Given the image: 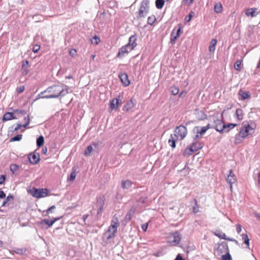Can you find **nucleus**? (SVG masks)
Masks as SVG:
<instances>
[{
	"label": "nucleus",
	"instance_id": "obj_1",
	"mask_svg": "<svg viewBox=\"0 0 260 260\" xmlns=\"http://www.w3.org/2000/svg\"><path fill=\"white\" fill-rule=\"evenodd\" d=\"M69 87L65 85H54L48 87L46 90L48 93L44 96L46 99H54L59 96H64L69 93Z\"/></svg>",
	"mask_w": 260,
	"mask_h": 260
},
{
	"label": "nucleus",
	"instance_id": "obj_2",
	"mask_svg": "<svg viewBox=\"0 0 260 260\" xmlns=\"http://www.w3.org/2000/svg\"><path fill=\"white\" fill-rule=\"evenodd\" d=\"M118 225V220L116 221H112V223L109 226L108 230L104 233L103 235V240H106L107 241L110 239L113 238L115 236V233L117 231V226Z\"/></svg>",
	"mask_w": 260,
	"mask_h": 260
},
{
	"label": "nucleus",
	"instance_id": "obj_3",
	"mask_svg": "<svg viewBox=\"0 0 260 260\" xmlns=\"http://www.w3.org/2000/svg\"><path fill=\"white\" fill-rule=\"evenodd\" d=\"M149 10V1L148 0H144L141 3L140 7L138 12L137 17L144 18L148 14Z\"/></svg>",
	"mask_w": 260,
	"mask_h": 260
},
{
	"label": "nucleus",
	"instance_id": "obj_4",
	"mask_svg": "<svg viewBox=\"0 0 260 260\" xmlns=\"http://www.w3.org/2000/svg\"><path fill=\"white\" fill-rule=\"evenodd\" d=\"M28 192L33 197L39 199L47 196L49 190L47 188H36L34 187L32 189L28 190Z\"/></svg>",
	"mask_w": 260,
	"mask_h": 260
},
{
	"label": "nucleus",
	"instance_id": "obj_5",
	"mask_svg": "<svg viewBox=\"0 0 260 260\" xmlns=\"http://www.w3.org/2000/svg\"><path fill=\"white\" fill-rule=\"evenodd\" d=\"M222 119V116L219 117L217 116H213L212 117V119L214 123V125H213L214 128L221 134H222V131H220V129L222 128V127L224 124Z\"/></svg>",
	"mask_w": 260,
	"mask_h": 260
},
{
	"label": "nucleus",
	"instance_id": "obj_6",
	"mask_svg": "<svg viewBox=\"0 0 260 260\" xmlns=\"http://www.w3.org/2000/svg\"><path fill=\"white\" fill-rule=\"evenodd\" d=\"M181 24H178V27H175L172 31L171 34V39H170V43L172 44H174L176 40L180 35V32L181 31Z\"/></svg>",
	"mask_w": 260,
	"mask_h": 260
},
{
	"label": "nucleus",
	"instance_id": "obj_7",
	"mask_svg": "<svg viewBox=\"0 0 260 260\" xmlns=\"http://www.w3.org/2000/svg\"><path fill=\"white\" fill-rule=\"evenodd\" d=\"M61 218V217H55L53 218L52 220H49L48 219H44L40 221H38L37 222L38 225L41 226V228H43L44 224L47 225V226L45 229H48L51 227L56 221L59 220Z\"/></svg>",
	"mask_w": 260,
	"mask_h": 260
},
{
	"label": "nucleus",
	"instance_id": "obj_8",
	"mask_svg": "<svg viewBox=\"0 0 260 260\" xmlns=\"http://www.w3.org/2000/svg\"><path fill=\"white\" fill-rule=\"evenodd\" d=\"M175 134L180 137V139L183 140L186 136L187 134V128L185 126L182 124L176 127L175 129Z\"/></svg>",
	"mask_w": 260,
	"mask_h": 260
},
{
	"label": "nucleus",
	"instance_id": "obj_9",
	"mask_svg": "<svg viewBox=\"0 0 260 260\" xmlns=\"http://www.w3.org/2000/svg\"><path fill=\"white\" fill-rule=\"evenodd\" d=\"M105 205V197L104 196L99 197L96 200V207L98 208L97 211V215L102 214L104 206Z\"/></svg>",
	"mask_w": 260,
	"mask_h": 260
},
{
	"label": "nucleus",
	"instance_id": "obj_10",
	"mask_svg": "<svg viewBox=\"0 0 260 260\" xmlns=\"http://www.w3.org/2000/svg\"><path fill=\"white\" fill-rule=\"evenodd\" d=\"M216 250L218 254L229 252L228 243L226 242H222L218 245Z\"/></svg>",
	"mask_w": 260,
	"mask_h": 260
},
{
	"label": "nucleus",
	"instance_id": "obj_11",
	"mask_svg": "<svg viewBox=\"0 0 260 260\" xmlns=\"http://www.w3.org/2000/svg\"><path fill=\"white\" fill-rule=\"evenodd\" d=\"M40 154L39 153H30L28 155V158L30 164L35 165L38 164L40 160Z\"/></svg>",
	"mask_w": 260,
	"mask_h": 260
},
{
	"label": "nucleus",
	"instance_id": "obj_12",
	"mask_svg": "<svg viewBox=\"0 0 260 260\" xmlns=\"http://www.w3.org/2000/svg\"><path fill=\"white\" fill-rule=\"evenodd\" d=\"M137 37L136 34L132 35L129 37L128 43L126 44L129 47V50H133L135 47L137 46Z\"/></svg>",
	"mask_w": 260,
	"mask_h": 260
},
{
	"label": "nucleus",
	"instance_id": "obj_13",
	"mask_svg": "<svg viewBox=\"0 0 260 260\" xmlns=\"http://www.w3.org/2000/svg\"><path fill=\"white\" fill-rule=\"evenodd\" d=\"M227 182L230 185V188L232 189V184L237 180V177L232 170L229 171V174L226 179Z\"/></svg>",
	"mask_w": 260,
	"mask_h": 260
},
{
	"label": "nucleus",
	"instance_id": "obj_14",
	"mask_svg": "<svg viewBox=\"0 0 260 260\" xmlns=\"http://www.w3.org/2000/svg\"><path fill=\"white\" fill-rule=\"evenodd\" d=\"M118 77L123 86L126 87L130 84V81L128 79V75L126 73H120L119 74Z\"/></svg>",
	"mask_w": 260,
	"mask_h": 260
},
{
	"label": "nucleus",
	"instance_id": "obj_15",
	"mask_svg": "<svg viewBox=\"0 0 260 260\" xmlns=\"http://www.w3.org/2000/svg\"><path fill=\"white\" fill-rule=\"evenodd\" d=\"M131 51V50H129L128 45H125L119 49L117 56L119 58H121L123 57L125 54L128 53Z\"/></svg>",
	"mask_w": 260,
	"mask_h": 260
},
{
	"label": "nucleus",
	"instance_id": "obj_16",
	"mask_svg": "<svg viewBox=\"0 0 260 260\" xmlns=\"http://www.w3.org/2000/svg\"><path fill=\"white\" fill-rule=\"evenodd\" d=\"M18 118V117H17V116H16L15 115L14 112H7L4 115L2 120L3 121H6L11 120L12 119H16Z\"/></svg>",
	"mask_w": 260,
	"mask_h": 260
},
{
	"label": "nucleus",
	"instance_id": "obj_17",
	"mask_svg": "<svg viewBox=\"0 0 260 260\" xmlns=\"http://www.w3.org/2000/svg\"><path fill=\"white\" fill-rule=\"evenodd\" d=\"M237 125L236 123H229L228 124H224L222 126V128L220 131H222V134L224 133H228L230 129L234 128Z\"/></svg>",
	"mask_w": 260,
	"mask_h": 260
},
{
	"label": "nucleus",
	"instance_id": "obj_18",
	"mask_svg": "<svg viewBox=\"0 0 260 260\" xmlns=\"http://www.w3.org/2000/svg\"><path fill=\"white\" fill-rule=\"evenodd\" d=\"M106 13L105 10L103 12L99 11L96 16V21L99 23H103L105 20Z\"/></svg>",
	"mask_w": 260,
	"mask_h": 260
},
{
	"label": "nucleus",
	"instance_id": "obj_19",
	"mask_svg": "<svg viewBox=\"0 0 260 260\" xmlns=\"http://www.w3.org/2000/svg\"><path fill=\"white\" fill-rule=\"evenodd\" d=\"M178 137L176 134H171L170 138L169 139L168 143L170 146L172 148H174L176 147V141L177 140Z\"/></svg>",
	"mask_w": 260,
	"mask_h": 260
},
{
	"label": "nucleus",
	"instance_id": "obj_20",
	"mask_svg": "<svg viewBox=\"0 0 260 260\" xmlns=\"http://www.w3.org/2000/svg\"><path fill=\"white\" fill-rule=\"evenodd\" d=\"M190 146L192 147L193 151L196 152L203 148V144L199 141H194L192 143Z\"/></svg>",
	"mask_w": 260,
	"mask_h": 260
},
{
	"label": "nucleus",
	"instance_id": "obj_21",
	"mask_svg": "<svg viewBox=\"0 0 260 260\" xmlns=\"http://www.w3.org/2000/svg\"><path fill=\"white\" fill-rule=\"evenodd\" d=\"M135 104L133 102V99H131L128 101L126 104L123 106V110L126 111H128L134 107Z\"/></svg>",
	"mask_w": 260,
	"mask_h": 260
},
{
	"label": "nucleus",
	"instance_id": "obj_22",
	"mask_svg": "<svg viewBox=\"0 0 260 260\" xmlns=\"http://www.w3.org/2000/svg\"><path fill=\"white\" fill-rule=\"evenodd\" d=\"M258 12H257L256 8H251L247 10L246 12V15L248 16H251L252 17H255L257 15Z\"/></svg>",
	"mask_w": 260,
	"mask_h": 260
},
{
	"label": "nucleus",
	"instance_id": "obj_23",
	"mask_svg": "<svg viewBox=\"0 0 260 260\" xmlns=\"http://www.w3.org/2000/svg\"><path fill=\"white\" fill-rule=\"evenodd\" d=\"M249 131L247 127H245V126H243L241 127L240 132L239 133L240 135L242 136V137L245 138L249 135Z\"/></svg>",
	"mask_w": 260,
	"mask_h": 260
},
{
	"label": "nucleus",
	"instance_id": "obj_24",
	"mask_svg": "<svg viewBox=\"0 0 260 260\" xmlns=\"http://www.w3.org/2000/svg\"><path fill=\"white\" fill-rule=\"evenodd\" d=\"M119 99L117 98L113 99L110 102V108L112 110L117 109L119 105Z\"/></svg>",
	"mask_w": 260,
	"mask_h": 260
},
{
	"label": "nucleus",
	"instance_id": "obj_25",
	"mask_svg": "<svg viewBox=\"0 0 260 260\" xmlns=\"http://www.w3.org/2000/svg\"><path fill=\"white\" fill-rule=\"evenodd\" d=\"M173 238V240L170 242L171 243H173L174 245H176L179 243L181 238L180 235L178 233L176 232L174 233Z\"/></svg>",
	"mask_w": 260,
	"mask_h": 260
},
{
	"label": "nucleus",
	"instance_id": "obj_26",
	"mask_svg": "<svg viewBox=\"0 0 260 260\" xmlns=\"http://www.w3.org/2000/svg\"><path fill=\"white\" fill-rule=\"evenodd\" d=\"M132 182L129 180H123L121 182V187L123 189H128L132 186Z\"/></svg>",
	"mask_w": 260,
	"mask_h": 260
},
{
	"label": "nucleus",
	"instance_id": "obj_27",
	"mask_svg": "<svg viewBox=\"0 0 260 260\" xmlns=\"http://www.w3.org/2000/svg\"><path fill=\"white\" fill-rule=\"evenodd\" d=\"M236 118L239 121H241L243 118V112L241 108L237 109L235 113Z\"/></svg>",
	"mask_w": 260,
	"mask_h": 260
},
{
	"label": "nucleus",
	"instance_id": "obj_28",
	"mask_svg": "<svg viewBox=\"0 0 260 260\" xmlns=\"http://www.w3.org/2000/svg\"><path fill=\"white\" fill-rule=\"evenodd\" d=\"M238 94L241 96L242 100H245L249 98L250 96L249 92L245 91L241 89L239 90Z\"/></svg>",
	"mask_w": 260,
	"mask_h": 260
},
{
	"label": "nucleus",
	"instance_id": "obj_29",
	"mask_svg": "<svg viewBox=\"0 0 260 260\" xmlns=\"http://www.w3.org/2000/svg\"><path fill=\"white\" fill-rule=\"evenodd\" d=\"M244 138L242 137V136L240 135V134L239 133H237L235 137V144L237 145L242 143L243 141Z\"/></svg>",
	"mask_w": 260,
	"mask_h": 260
},
{
	"label": "nucleus",
	"instance_id": "obj_30",
	"mask_svg": "<svg viewBox=\"0 0 260 260\" xmlns=\"http://www.w3.org/2000/svg\"><path fill=\"white\" fill-rule=\"evenodd\" d=\"M217 44V40L215 39H213L211 40L210 43V46L209 47V51L210 52H213L214 51L215 49V46Z\"/></svg>",
	"mask_w": 260,
	"mask_h": 260
},
{
	"label": "nucleus",
	"instance_id": "obj_31",
	"mask_svg": "<svg viewBox=\"0 0 260 260\" xmlns=\"http://www.w3.org/2000/svg\"><path fill=\"white\" fill-rule=\"evenodd\" d=\"M44 143V138L43 136H40L37 139V146L38 147H42Z\"/></svg>",
	"mask_w": 260,
	"mask_h": 260
},
{
	"label": "nucleus",
	"instance_id": "obj_32",
	"mask_svg": "<svg viewBox=\"0 0 260 260\" xmlns=\"http://www.w3.org/2000/svg\"><path fill=\"white\" fill-rule=\"evenodd\" d=\"M214 12L216 13H219L222 11V6L221 3L216 4L214 8Z\"/></svg>",
	"mask_w": 260,
	"mask_h": 260
},
{
	"label": "nucleus",
	"instance_id": "obj_33",
	"mask_svg": "<svg viewBox=\"0 0 260 260\" xmlns=\"http://www.w3.org/2000/svg\"><path fill=\"white\" fill-rule=\"evenodd\" d=\"M193 150L192 147L190 146L189 147L185 148L183 152V155H191L193 152H194Z\"/></svg>",
	"mask_w": 260,
	"mask_h": 260
},
{
	"label": "nucleus",
	"instance_id": "obj_34",
	"mask_svg": "<svg viewBox=\"0 0 260 260\" xmlns=\"http://www.w3.org/2000/svg\"><path fill=\"white\" fill-rule=\"evenodd\" d=\"M165 4V0H156L155 6L158 9L162 8Z\"/></svg>",
	"mask_w": 260,
	"mask_h": 260
},
{
	"label": "nucleus",
	"instance_id": "obj_35",
	"mask_svg": "<svg viewBox=\"0 0 260 260\" xmlns=\"http://www.w3.org/2000/svg\"><path fill=\"white\" fill-rule=\"evenodd\" d=\"M214 235L220 239L225 240L226 236L225 234L219 231L214 233Z\"/></svg>",
	"mask_w": 260,
	"mask_h": 260
},
{
	"label": "nucleus",
	"instance_id": "obj_36",
	"mask_svg": "<svg viewBox=\"0 0 260 260\" xmlns=\"http://www.w3.org/2000/svg\"><path fill=\"white\" fill-rule=\"evenodd\" d=\"M242 240H243L244 243L247 246H249V239L247 234H242L241 235Z\"/></svg>",
	"mask_w": 260,
	"mask_h": 260
},
{
	"label": "nucleus",
	"instance_id": "obj_37",
	"mask_svg": "<svg viewBox=\"0 0 260 260\" xmlns=\"http://www.w3.org/2000/svg\"><path fill=\"white\" fill-rule=\"evenodd\" d=\"M10 171L12 174H14L16 171L19 169V166L16 164H12L10 167Z\"/></svg>",
	"mask_w": 260,
	"mask_h": 260
},
{
	"label": "nucleus",
	"instance_id": "obj_38",
	"mask_svg": "<svg viewBox=\"0 0 260 260\" xmlns=\"http://www.w3.org/2000/svg\"><path fill=\"white\" fill-rule=\"evenodd\" d=\"M93 151V147L92 146V145H89L86 149L84 151V155L86 156H90V154H91V153Z\"/></svg>",
	"mask_w": 260,
	"mask_h": 260
},
{
	"label": "nucleus",
	"instance_id": "obj_39",
	"mask_svg": "<svg viewBox=\"0 0 260 260\" xmlns=\"http://www.w3.org/2000/svg\"><path fill=\"white\" fill-rule=\"evenodd\" d=\"M156 20V19L154 15L149 16L148 17V19H147V23L149 25H152L155 22Z\"/></svg>",
	"mask_w": 260,
	"mask_h": 260
},
{
	"label": "nucleus",
	"instance_id": "obj_40",
	"mask_svg": "<svg viewBox=\"0 0 260 260\" xmlns=\"http://www.w3.org/2000/svg\"><path fill=\"white\" fill-rule=\"evenodd\" d=\"M195 129H197V133H198V134H200L201 135L205 134L207 131L205 126L202 127L200 130H199V126H196Z\"/></svg>",
	"mask_w": 260,
	"mask_h": 260
},
{
	"label": "nucleus",
	"instance_id": "obj_41",
	"mask_svg": "<svg viewBox=\"0 0 260 260\" xmlns=\"http://www.w3.org/2000/svg\"><path fill=\"white\" fill-rule=\"evenodd\" d=\"M171 93L174 95H177L179 93V88L176 86H172L170 87Z\"/></svg>",
	"mask_w": 260,
	"mask_h": 260
},
{
	"label": "nucleus",
	"instance_id": "obj_42",
	"mask_svg": "<svg viewBox=\"0 0 260 260\" xmlns=\"http://www.w3.org/2000/svg\"><path fill=\"white\" fill-rule=\"evenodd\" d=\"M250 124H248L247 125H245V127H247L249 131H250V129H251V130L254 129L256 126V124L254 122H253L251 120L250 121Z\"/></svg>",
	"mask_w": 260,
	"mask_h": 260
},
{
	"label": "nucleus",
	"instance_id": "obj_43",
	"mask_svg": "<svg viewBox=\"0 0 260 260\" xmlns=\"http://www.w3.org/2000/svg\"><path fill=\"white\" fill-rule=\"evenodd\" d=\"M23 127V125L20 123H17V126L16 127L13 128V126H11L10 127V131H11V132H15L18 131L21 127Z\"/></svg>",
	"mask_w": 260,
	"mask_h": 260
},
{
	"label": "nucleus",
	"instance_id": "obj_44",
	"mask_svg": "<svg viewBox=\"0 0 260 260\" xmlns=\"http://www.w3.org/2000/svg\"><path fill=\"white\" fill-rule=\"evenodd\" d=\"M22 137V135L21 134H18L15 136L14 137L11 138V142H14V141H19L21 140Z\"/></svg>",
	"mask_w": 260,
	"mask_h": 260
},
{
	"label": "nucleus",
	"instance_id": "obj_45",
	"mask_svg": "<svg viewBox=\"0 0 260 260\" xmlns=\"http://www.w3.org/2000/svg\"><path fill=\"white\" fill-rule=\"evenodd\" d=\"M15 114H21L25 115L26 114V111L24 110L14 109L13 111Z\"/></svg>",
	"mask_w": 260,
	"mask_h": 260
},
{
	"label": "nucleus",
	"instance_id": "obj_46",
	"mask_svg": "<svg viewBox=\"0 0 260 260\" xmlns=\"http://www.w3.org/2000/svg\"><path fill=\"white\" fill-rule=\"evenodd\" d=\"M241 61L239 60H237L234 63V68L237 71H240Z\"/></svg>",
	"mask_w": 260,
	"mask_h": 260
},
{
	"label": "nucleus",
	"instance_id": "obj_47",
	"mask_svg": "<svg viewBox=\"0 0 260 260\" xmlns=\"http://www.w3.org/2000/svg\"><path fill=\"white\" fill-rule=\"evenodd\" d=\"M76 170H72V172H71L70 174V176L69 178H68V180L73 181L76 178Z\"/></svg>",
	"mask_w": 260,
	"mask_h": 260
},
{
	"label": "nucleus",
	"instance_id": "obj_48",
	"mask_svg": "<svg viewBox=\"0 0 260 260\" xmlns=\"http://www.w3.org/2000/svg\"><path fill=\"white\" fill-rule=\"evenodd\" d=\"M222 260H232V256L229 252L221 256Z\"/></svg>",
	"mask_w": 260,
	"mask_h": 260
},
{
	"label": "nucleus",
	"instance_id": "obj_49",
	"mask_svg": "<svg viewBox=\"0 0 260 260\" xmlns=\"http://www.w3.org/2000/svg\"><path fill=\"white\" fill-rule=\"evenodd\" d=\"M100 42V38L96 35H95L91 40V42L92 44H94L95 45L98 44Z\"/></svg>",
	"mask_w": 260,
	"mask_h": 260
},
{
	"label": "nucleus",
	"instance_id": "obj_50",
	"mask_svg": "<svg viewBox=\"0 0 260 260\" xmlns=\"http://www.w3.org/2000/svg\"><path fill=\"white\" fill-rule=\"evenodd\" d=\"M24 120L26 121L25 123L23 124V127H26L30 123V118L29 115H27L26 117H24Z\"/></svg>",
	"mask_w": 260,
	"mask_h": 260
},
{
	"label": "nucleus",
	"instance_id": "obj_51",
	"mask_svg": "<svg viewBox=\"0 0 260 260\" xmlns=\"http://www.w3.org/2000/svg\"><path fill=\"white\" fill-rule=\"evenodd\" d=\"M136 210H137V207L135 205H133L131 207V209L129 210V211L127 212L134 215Z\"/></svg>",
	"mask_w": 260,
	"mask_h": 260
},
{
	"label": "nucleus",
	"instance_id": "obj_52",
	"mask_svg": "<svg viewBox=\"0 0 260 260\" xmlns=\"http://www.w3.org/2000/svg\"><path fill=\"white\" fill-rule=\"evenodd\" d=\"M133 216V215L127 212L125 216V221L126 222L129 221L132 219Z\"/></svg>",
	"mask_w": 260,
	"mask_h": 260
},
{
	"label": "nucleus",
	"instance_id": "obj_53",
	"mask_svg": "<svg viewBox=\"0 0 260 260\" xmlns=\"http://www.w3.org/2000/svg\"><path fill=\"white\" fill-rule=\"evenodd\" d=\"M193 14H194V12L192 11H191L189 13V15L185 18V21H186L187 22H189L190 20H191V19L192 18V17H193Z\"/></svg>",
	"mask_w": 260,
	"mask_h": 260
},
{
	"label": "nucleus",
	"instance_id": "obj_54",
	"mask_svg": "<svg viewBox=\"0 0 260 260\" xmlns=\"http://www.w3.org/2000/svg\"><path fill=\"white\" fill-rule=\"evenodd\" d=\"M55 208H56L55 206L53 205V206H51L50 207H49L47 210L43 211V213H44L46 212V214H48L50 213H52V210L53 209H55Z\"/></svg>",
	"mask_w": 260,
	"mask_h": 260
},
{
	"label": "nucleus",
	"instance_id": "obj_55",
	"mask_svg": "<svg viewBox=\"0 0 260 260\" xmlns=\"http://www.w3.org/2000/svg\"><path fill=\"white\" fill-rule=\"evenodd\" d=\"M26 248H18L17 249L16 252L18 254H23L26 252Z\"/></svg>",
	"mask_w": 260,
	"mask_h": 260
},
{
	"label": "nucleus",
	"instance_id": "obj_56",
	"mask_svg": "<svg viewBox=\"0 0 260 260\" xmlns=\"http://www.w3.org/2000/svg\"><path fill=\"white\" fill-rule=\"evenodd\" d=\"M194 202H195V205L193 207V212L194 213H197L199 212V209H198L199 208L198 207L197 200H194Z\"/></svg>",
	"mask_w": 260,
	"mask_h": 260
},
{
	"label": "nucleus",
	"instance_id": "obj_57",
	"mask_svg": "<svg viewBox=\"0 0 260 260\" xmlns=\"http://www.w3.org/2000/svg\"><path fill=\"white\" fill-rule=\"evenodd\" d=\"M46 91L45 90L40 92L38 95V98H37V99H39V98H42V99H46V98H44V96L46 95Z\"/></svg>",
	"mask_w": 260,
	"mask_h": 260
},
{
	"label": "nucleus",
	"instance_id": "obj_58",
	"mask_svg": "<svg viewBox=\"0 0 260 260\" xmlns=\"http://www.w3.org/2000/svg\"><path fill=\"white\" fill-rule=\"evenodd\" d=\"M25 87L24 86H21L17 88V91L18 93H22L24 90Z\"/></svg>",
	"mask_w": 260,
	"mask_h": 260
},
{
	"label": "nucleus",
	"instance_id": "obj_59",
	"mask_svg": "<svg viewBox=\"0 0 260 260\" xmlns=\"http://www.w3.org/2000/svg\"><path fill=\"white\" fill-rule=\"evenodd\" d=\"M6 179V175H2L0 176V184H3L4 183L5 180Z\"/></svg>",
	"mask_w": 260,
	"mask_h": 260
},
{
	"label": "nucleus",
	"instance_id": "obj_60",
	"mask_svg": "<svg viewBox=\"0 0 260 260\" xmlns=\"http://www.w3.org/2000/svg\"><path fill=\"white\" fill-rule=\"evenodd\" d=\"M40 45H36V46H35L34 47L32 51L34 52L37 53V52H38V51L40 49Z\"/></svg>",
	"mask_w": 260,
	"mask_h": 260
},
{
	"label": "nucleus",
	"instance_id": "obj_61",
	"mask_svg": "<svg viewBox=\"0 0 260 260\" xmlns=\"http://www.w3.org/2000/svg\"><path fill=\"white\" fill-rule=\"evenodd\" d=\"M241 230H242L241 225L240 224L238 223L236 225V231H237V233L239 234L241 232Z\"/></svg>",
	"mask_w": 260,
	"mask_h": 260
},
{
	"label": "nucleus",
	"instance_id": "obj_62",
	"mask_svg": "<svg viewBox=\"0 0 260 260\" xmlns=\"http://www.w3.org/2000/svg\"><path fill=\"white\" fill-rule=\"evenodd\" d=\"M28 61L26 60L23 61L22 65V69L27 68L28 66Z\"/></svg>",
	"mask_w": 260,
	"mask_h": 260
},
{
	"label": "nucleus",
	"instance_id": "obj_63",
	"mask_svg": "<svg viewBox=\"0 0 260 260\" xmlns=\"http://www.w3.org/2000/svg\"><path fill=\"white\" fill-rule=\"evenodd\" d=\"M148 223H144L142 225V230L145 232L146 231L147 228H148Z\"/></svg>",
	"mask_w": 260,
	"mask_h": 260
},
{
	"label": "nucleus",
	"instance_id": "obj_64",
	"mask_svg": "<svg viewBox=\"0 0 260 260\" xmlns=\"http://www.w3.org/2000/svg\"><path fill=\"white\" fill-rule=\"evenodd\" d=\"M174 260H185L180 254H178Z\"/></svg>",
	"mask_w": 260,
	"mask_h": 260
}]
</instances>
